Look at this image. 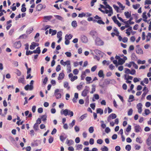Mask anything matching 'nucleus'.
<instances>
[{"label": "nucleus", "instance_id": "nucleus-30", "mask_svg": "<svg viewBox=\"0 0 151 151\" xmlns=\"http://www.w3.org/2000/svg\"><path fill=\"white\" fill-rule=\"evenodd\" d=\"M136 52L138 54H142L143 53L142 50L140 48H138Z\"/></svg>", "mask_w": 151, "mask_h": 151}, {"label": "nucleus", "instance_id": "nucleus-4", "mask_svg": "<svg viewBox=\"0 0 151 151\" xmlns=\"http://www.w3.org/2000/svg\"><path fill=\"white\" fill-rule=\"evenodd\" d=\"M68 77L70 78V80L72 82H73L78 79V76H73L72 73H70L68 75Z\"/></svg>", "mask_w": 151, "mask_h": 151}, {"label": "nucleus", "instance_id": "nucleus-11", "mask_svg": "<svg viewBox=\"0 0 151 151\" xmlns=\"http://www.w3.org/2000/svg\"><path fill=\"white\" fill-rule=\"evenodd\" d=\"M14 46L16 48H19L21 46V43L20 41L15 42L14 45Z\"/></svg>", "mask_w": 151, "mask_h": 151}, {"label": "nucleus", "instance_id": "nucleus-34", "mask_svg": "<svg viewBox=\"0 0 151 151\" xmlns=\"http://www.w3.org/2000/svg\"><path fill=\"white\" fill-rule=\"evenodd\" d=\"M100 149L102 151H108L109 150L107 147L104 146L103 147H101Z\"/></svg>", "mask_w": 151, "mask_h": 151}, {"label": "nucleus", "instance_id": "nucleus-25", "mask_svg": "<svg viewBox=\"0 0 151 151\" xmlns=\"http://www.w3.org/2000/svg\"><path fill=\"white\" fill-rule=\"evenodd\" d=\"M124 14V15L127 18L130 17L131 16V13H129L128 12H125Z\"/></svg>", "mask_w": 151, "mask_h": 151}, {"label": "nucleus", "instance_id": "nucleus-2", "mask_svg": "<svg viewBox=\"0 0 151 151\" xmlns=\"http://www.w3.org/2000/svg\"><path fill=\"white\" fill-rule=\"evenodd\" d=\"M89 88L87 86L85 87V88L82 91L81 93V95L83 96H86L88 93H89Z\"/></svg>", "mask_w": 151, "mask_h": 151}, {"label": "nucleus", "instance_id": "nucleus-1", "mask_svg": "<svg viewBox=\"0 0 151 151\" xmlns=\"http://www.w3.org/2000/svg\"><path fill=\"white\" fill-rule=\"evenodd\" d=\"M61 114H64L65 116H67V115H69L70 117H71L73 115V113L72 111L68 110L67 109H65L60 111Z\"/></svg>", "mask_w": 151, "mask_h": 151}, {"label": "nucleus", "instance_id": "nucleus-20", "mask_svg": "<svg viewBox=\"0 0 151 151\" xmlns=\"http://www.w3.org/2000/svg\"><path fill=\"white\" fill-rule=\"evenodd\" d=\"M66 142L67 143V144L68 146H70L71 145H72L74 143L73 141L72 140H68L67 139V140Z\"/></svg>", "mask_w": 151, "mask_h": 151}, {"label": "nucleus", "instance_id": "nucleus-7", "mask_svg": "<svg viewBox=\"0 0 151 151\" xmlns=\"http://www.w3.org/2000/svg\"><path fill=\"white\" fill-rule=\"evenodd\" d=\"M135 131L136 133H138L142 131V129L139 125H136L134 127Z\"/></svg>", "mask_w": 151, "mask_h": 151}, {"label": "nucleus", "instance_id": "nucleus-13", "mask_svg": "<svg viewBox=\"0 0 151 151\" xmlns=\"http://www.w3.org/2000/svg\"><path fill=\"white\" fill-rule=\"evenodd\" d=\"M12 22V21L11 20H9L6 22V24L8 25L6 27V29L7 30L9 29L12 26V24H9Z\"/></svg>", "mask_w": 151, "mask_h": 151}, {"label": "nucleus", "instance_id": "nucleus-26", "mask_svg": "<svg viewBox=\"0 0 151 151\" xmlns=\"http://www.w3.org/2000/svg\"><path fill=\"white\" fill-rule=\"evenodd\" d=\"M75 120H73L72 121V122L69 124V125L70 126V128H72L75 125Z\"/></svg>", "mask_w": 151, "mask_h": 151}, {"label": "nucleus", "instance_id": "nucleus-63", "mask_svg": "<svg viewBox=\"0 0 151 151\" xmlns=\"http://www.w3.org/2000/svg\"><path fill=\"white\" fill-rule=\"evenodd\" d=\"M128 39L127 37H124L122 39V41L124 43H126L128 41Z\"/></svg>", "mask_w": 151, "mask_h": 151}, {"label": "nucleus", "instance_id": "nucleus-62", "mask_svg": "<svg viewBox=\"0 0 151 151\" xmlns=\"http://www.w3.org/2000/svg\"><path fill=\"white\" fill-rule=\"evenodd\" d=\"M74 129L76 132H78L80 130V128L79 127L77 126H75L74 127Z\"/></svg>", "mask_w": 151, "mask_h": 151}, {"label": "nucleus", "instance_id": "nucleus-33", "mask_svg": "<svg viewBox=\"0 0 151 151\" xmlns=\"http://www.w3.org/2000/svg\"><path fill=\"white\" fill-rule=\"evenodd\" d=\"M72 25L74 27H76L77 26V23L76 21H73L71 23Z\"/></svg>", "mask_w": 151, "mask_h": 151}, {"label": "nucleus", "instance_id": "nucleus-42", "mask_svg": "<svg viewBox=\"0 0 151 151\" xmlns=\"http://www.w3.org/2000/svg\"><path fill=\"white\" fill-rule=\"evenodd\" d=\"M146 14V12H145L143 13L142 15V17L143 18L145 19H147V16Z\"/></svg>", "mask_w": 151, "mask_h": 151}, {"label": "nucleus", "instance_id": "nucleus-46", "mask_svg": "<svg viewBox=\"0 0 151 151\" xmlns=\"http://www.w3.org/2000/svg\"><path fill=\"white\" fill-rule=\"evenodd\" d=\"M16 73L18 76H20L21 75V73L20 71L17 69L16 70Z\"/></svg>", "mask_w": 151, "mask_h": 151}, {"label": "nucleus", "instance_id": "nucleus-48", "mask_svg": "<svg viewBox=\"0 0 151 151\" xmlns=\"http://www.w3.org/2000/svg\"><path fill=\"white\" fill-rule=\"evenodd\" d=\"M33 128L35 130H37L38 129V125L37 124L35 123L33 126Z\"/></svg>", "mask_w": 151, "mask_h": 151}, {"label": "nucleus", "instance_id": "nucleus-37", "mask_svg": "<svg viewBox=\"0 0 151 151\" xmlns=\"http://www.w3.org/2000/svg\"><path fill=\"white\" fill-rule=\"evenodd\" d=\"M60 140L63 142L65 139L66 137H64L63 136L61 135L60 137Z\"/></svg>", "mask_w": 151, "mask_h": 151}, {"label": "nucleus", "instance_id": "nucleus-32", "mask_svg": "<svg viewBox=\"0 0 151 151\" xmlns=\"http://www.w3.org/2000/svg\"><path fill=\"white\" fill-rule=\"evenodd\" d=\"M64 87L65 88H67L68 90H69L70 87L68 86V82H65L64 84Z\"/></svg>", "mask_w": 151, "mask_h": 151}, {"label": "nucleus", "instance_id": "nucleus-9", "mask_svg": "<svg viewBox=\"0 0 151 151\" xmlns=\"http://www.w3.org/2000/svg\"><path fill=\"white\" fill-rule=\"evenodd\" d=\"M60 63L62 65L64 66L66 65L67 66L70 64V62L69 60H67L66 62H64L63 60H60Z\"/></svg>", "mask_w": 151, "mask_h": 151}, {"label": "nucleus", "instance_id": "nucleus-44", "mask_svg": "<svg viewBox=\"0 0 151 151\" xmlns=\"http://www.w3.org/2000/svg\"><path fill=\"white\" fill-rule=\"evenodd\" d=\"M88 131L90 133H92L94 131V129L93 127H90L88 129Z\"/></svg>", "mask_w": 151, "mask_h": 151}, {"label": "nucleus", "instance_id": "nucleus-59", "mask_svg": "<svg viewBox=\"0 0 151 151\" xmlns=\"http://www.w3.org/2000/svg\"><path fill=\"white\" fill-rule=\"evenodd\" d=\"M52 18V16H47L44 17V19L46 20H50Z\"/></svg>", "mask_w": 151, "mask_h": 151}, {"label": "nucleus", "instance_id": "nucleus-8", "mask_svg": "<svg viewBox=\"0 0 151 151\" xmlns=\"http://www.w3.org/2000/svg\"><path fill=\"white\" fill-rule=\"evenodd\" d=\"M142 105L141 103H139L137 105V108L138 109V111L139 114H141L142 112Z\"/></svg>", "mask_w": 151, "mask_h": 151}, {"label": "nucleus", "instance_id": "nucleus-16", "mask_svg": "<svg viewBox=\"0 0 151 151\" xmlns=\"http://www.w3.org/2000/svg\"><path fill=\"white\" fill-rule=\"evenodd\" d=\"M65 75L63 73H60L59 74L58 78V80H61L63 79Z\"/></svg>", "mask_w": 151, "mask_h": 151}, {"label": "nucleus", "instance_id": "nucleus-45", "mask_svg": "<svg viewBox=\"0 0 151 151\" xmlns=\"http://www.w3.org/2000/svg\"><path fill=\"white\" fill-rule=\"evenodd\" d=\"M113 6L115 10L116 11V12H119V7L115 4L113 5Z\"/></svg>", "mask_w": 151, "mask_h": 151}, {"label": "nucleus", "instance_id": "nucleus-49", "mask_svg": "<svg viewBox=\"0 0 151 151\" xmlns=\"http://www.w3.org/2000/svg\"><path fill=\"white\" fill-rule=\"evenodd\" d=\"M136 141L139 143H142V141L141 140V138L140 137H137L136 139Z\"/></svg>", "mask_w": 151, "mask_h": 151}, {"label": "nucleus", "instance_id": "nucleus-53", "mask_svg": "<svg viewBox=\"0 0 151 151\" xmlns=\"http://www.w3.org/2000/svg\"><path fill=\"white\" fill-rule=\"evenodd\" d=\"M79 71L77 69H74L73 71V73L75 75H77L78 74Z\"/></svg>", "mask_w": 151, "mask_h": 151}, {"label": "nucleus", "instance_id": "nucleus-6", "mask_svg": "<svg viewBox=\"0 0 151 151\" xmlns=\"http://www.w3.org/2000/svg\"><path fill=\"white\" fill-rule=\"evenodd\" d=\"M95 43L96 45H103V42L100 38H96L95 40Z\"/></svg>", "mask_w": 151, "mask_h": 151}, {"label": "nucleus", "instance_id": "nucleus-39", "mask_svg": "<svg viewBox=\"0 0 151 151\" xmlns=\"http://www.w3.org/2000/svg\"><path fill=\"white\" fill-rule=\"evenodd\" d=\"M87 114H85L81 116L80 118V119L81 121H82L87 116Z\"/></svg>", "mask_w": 151, "mask_h": 151}, {"label": "nucleus", "instance_id": "nucleus-47", "mask_svg": "<svg viewBox=\"0 0 151 151\" xmlns=\"http://www.w3.org/2000/svg\"><path fill=\"white\" fill-rule=\"evenodd\" d=\"M54 140L53 138L51 136H50L48 139L49 143H52Z\"/></svg>", "mask_w": 151, "mask_h": 151}, {"label": "nucleus", "instance_id": "nucleus-57", "mask_svg": "<svg viewBox=\"0 0 151 151\" xmlns=\"http://www.w3.org/2000/svg\"><path fill=\"white\" fill-rule=\"evenodd\" d=\"M86 15V14L84 13L83 12L82 13L79 14L78 17L82 18L83 17H85Z\"/></svg>", "mask_w": 151, "mask_h": 151}, {"label": "nucleus", "instance_id": "nucleus-61", "mask_svg": "<svg viewBox=\"0 0 151 151\" xmlns=\"http://www.w3.org/2000/svg\"><path fill=\"white\" fill-rule=\"evenodd\" d=\"M103 142V141L101 139H98L97 141V143L99 144H101Z\"/></svg>", "mask_w": 151, "mask_h": 151}, {"label": "nucleus", "instance_id": "nucleus-19", "mask_svg": "<svg viewBox=\"0 0 151 151\" xmlns=\"http://www.w3.org/2000/svg\"><path fill=\"white\" fill-rule=\"evenodd\" d=\"M36 43L33 42L31 43V45L30 46V49L31 50H33L35 49V47L36 46Z\"/></svg>", "mask_w": 151, "mask_h": 151}, {"label": "nucleus", "instance_id": "nucleus-27", "mask_svg": "<svg viewBox=\"0 0 151 151\" xmlns=\"http://www.w3.org/2000/svg\"><path fill=\"white\" fill-rule=\"evenodd\" d=\"M76 150H79L81 149L83 147V145L81 144H78L76 145Z\"/></svg>", "mask_w": 151, "mask_h": 151}, {"label": "nucleus", "instance_id": "nucleus-3", "mask_svg": "<svg viewBox=\"0 0 151 151\" xmlns=\"http://www.w3.org/2000/svg\"><path fill=\"white\" fill-rule=\"evenodd\" d=\"M60 92V90L59 89H57L55 90V91L54 94L57 99H59L61 98V94L59 93Z\"/></svg>", "mask_w": 151, "mask_h": 151}, {"label": "nucleus", "instance_id": "nucleus-23", "mask_svg": "<svg viewBox=\"0 0 151 151\" xmlns=\"http://www.w3.org/2000/svg\"><path fill=\"white\" fill-rule=\"evenodd\" d=\"M94 21L95 22H96L97 23H98V24H105V23L101 19H99L98 20H94Z\"/></svg>", "mask_w": 151, "mask_h": 151}, {"label": "nucleus", "instance_id": "nucleus-51", "mask_svg": "<svg viewBox=\"0 0 151 151\" xmlns=\"http://www.w3.org/2000/svg\"><path fill=\"white\" fill-rule=\"evenodd\" d=\"M125 149L128 151H130L131 149V146L130 145H127L125 147Z\"/></svg>", "mask_w": 151, "mask_h": 151}, {"label": "nucleus", "instance_id": "nucleus-58", "mask_svg": "<svg viewBox=\"0 0 151 151\" xmlns=\"http://www.w3.org/2000/svg\"><path fill=\"white\" fill-rule=\"evenodd\" d=\"M145 114L147 115L149 114L150 113V110L149 109H146L145 110Z\"/></svg>", "mask_w": 151, "mask_h": 151}, {"label": "nucleus", "instance_id": "nucleus-35", "mask_svg": "<svg viewBox=\"0 0 151 151\" xmlns=\"http://www.w3.org/2000/svg\"><path fill=\"white\" fill-rule=\"evenodd\" d=\"M109 117L112 119H114L116 118V115L115 114L112 113L109 115Z\"/></svg>", "mask_w": 151, "mask_h": 151}, {"label": "nucleus", "instance_id": "nucleus-50", "mask_svg": "<svg viewBox=\"0 0 151 151\" xmlns=\"http://www.w3.org/2000/svg\"><path fill=\"white\" fill-rule=\"evenodd\" d=\"M62 32L61 31L58 32L57 34V37L58 38L62 37Z\"/></svg>", "mask_w": 151, "mask_h": 151}, {"label": "nucleus", "instance_id": "nucleus-15", "mask_svg": "<svg viewBox=\"0 0 151 151\" xmlns=\"http://www.w3.org/2000/svg\"><path fill=\"white\" fill-rule=\"evenodd\" d=\"M41 51L39 47H37L35 50L33 51V53L36 54L37 53L39 54L40 53Z\"/></svg>", "mask_w": 151, "mask_h": 151}, {"label": "nucleus", "instance_id": "nucleus-56", "mask_svg": "<svg viewBox=\"0 0 151 151\" xmlns=\"http://www.w3.org/2000/svg\"><path fill=\"white\" fill-rule=\"evenodd\" d=\"M131 129V126L130 125H128L127 127V128L126 131L127 132H129L130 131Z\"/></svg>", "mask_w": 151, "mask_h": 151}, {"label": "nucleus", "instance_id": "nucleus-52", "mask_svg": "<svg viewBox=\"0 0 151 151\" xmlns=\"http://www.w3.org/2000/svg\"><path fill=\"white\" fill-rule=\"evenodd\" d=\"M132 113H133L132 109H130L128 112V115H129V116L131 115L132 114Z\"/></svg>", "mask_w": 151, "mask_h": 151}, {"label": "nucleus", "instance_id": "nucleus-41", "mask_svg": "<svg viewBox=\"0 0 151 151\" xmlns=\"http://www.w3.org/2000/svg\"><path fill=\"white\" fill-rule=\"evenodd\" d=\"M92 88H91V91L90 92L91 93H93L95 91L96 88L95 86L93 85H92Z\"/></svg>", "mask_w": 151, "mask_h": 151}, {"label": "nucleus", "instance_id": "nucleus-18", "mask_svg": "<svg viewBox=\"0 0 151 151\" xmlns=\"http://www.w3.org/2000/svg\"><path fill=\"white\" fill-rule=\"evenodd\" d=\"M81 40L84 43H86L88 41V39L86 37L83 36L81 37Z\"/></svg>", "mask_w": 151, "mask_h": 151}, {"label": "nucleus", "instance_id": "nucleus-22", "mask_svg": "<svg viewBox=\"0 0 151 151\" xmlns=\"http://www.w3.org/2000/svg\"><path fill=\"white\" fill-rule=\"evenodd\" d=\"M151 37V33L149 32L146 36V41L148 42L150 41Z\"/></svg>", "mask_w": 151, "mask_h": 151}, {"label": "nucleus", "instance_id": "nucleus-38", "mask_svg": "<svg viewBox=\"0 0 151 151\" xmlns=\"http://www.w3.org/2000/svg\"><path fill=\"white\" fill-rule=\"evenodd\" d=\"M140 6V4H136L135 5H133L132 6L134 9H137Z\"/></svg>", "mask_w": 151, "mask_h": 151}, {"label": "nucleus", "instance_id": "nucleus-60", "mask_svg": "<svg viewBox=\"0 0 151 151\" xmlns=\"http://www.w3.org/2000/svg\"><path fill=\"white\" fill-rule=\"evenodd\" d=\"M33 53V51H31L30 50H27L26 51V55H31Z\"/></svg>", "mask_w": 151, "mask_h": 151}, {"label": "nucleus", "instance_id": "nucleus-28", "mask_svg": "<svg viewBox=\"0 0 151 151\" xmlns=\"http://www.w3.org/2000/svg\"><path fill=\"white\" fill-rule=\"evenodd\" d=\"M41 118L42 121L46 122L47 120V115H43L41 116Z\"/></svg>", "mask_w": 151, "mask_h": 151}, {"label": "nucleus", "instance_id": "nucleus-36", "mask_svg": "<svg viewBox=\"0 0 151 151\" xmlns=\"http://www.w3.org/2000/svg\"><path fill=\"white\" fill-rule=\"evenodd\" d=\"M67 72L68 73H70L71 71L70 64V65H67Z\"/></svg>", "mask_w": 151, "mask_h": 151}, {"label": "nucleus", "instance_id": "nucleus-64", "mask_svg": "<svg viewBox=\"0 0 151 151\" xmlns=\"http://www.w3.org/2000/svg\"><path fill=\"white\" fill-rule=\"evenodd\" d=\"M109 68L110 70H113L114 69L115 67L112 64H111L109 66Z\"/></svg>", "mask_w": 151, "mask_h": 151}, {"label": "nucleus", "instance_id": "nucleus-14", "mask_svg": "<svg viewBox=\"0 0 151 151\" xmlns=\"http://www.w3.org/2000/svg\"><path fill=\"white\" fill-rule=\"evenodd\" d=\"M98 75L99 76L100 78H104V75L103 73V71L102 70H100L99 71L98 73Z\"/></svg>", "mask_w": 151, "mask_h": 151}, {"label": "nucleus", "instance_id": "nucleus-21", "mask_svg": "<svg viewBox=\"0 0 151 151\" xmlns=\"http://www.w3.org/2000/svg\"><path fill=\"white\" fill-rule=\"evenodd\" d=\"M96 112L97 113L99 114L100 115H102L103 113V110L101 108H98L96 109Z\"/></svg>", "mask_w": 151, "mask_h": 151}, {"label": "nucleus", "instance_id": "nucleus-12", "mask_svg": "<svg viewBox=\"0 0 151 151\" xmlns=\"http://www.w3.org/2000/svg\"><path fill=\"white\" fill-rule=\"evenodd\" d=\"M147 144L148 145H151V134L149 135L146 141Z\"/></svg>", "mask_w": 151, "mask_h": 151}, {"label": "nucleus", "instance_id": "nucleus-24", "mask_svg": "<svg viewBox=\"0 0 151 151\" xmlns=\"http://www.w3.org/2000/svg\"><path fill=\"white\" fill-rule=\"evenodd\" d=\"M72 37L73 36L71 34H69V35H66L65 36V39H68L69 40L71 39Z\"/></svg>", "mask_w": 151, "mask_h": 151}, {"label": "nucleus", "instance_id": "nucleus-43", "mask_svg": "<svg viewBox=\"0 0 151 151\" xmlns=\"http://www.w3.org/2000/svg\"><path fill=\"white\" fill-rule=\"evenodd\" d=\"M137 63L138 64H144L145 63V60L142 61L139 60H138Z\"/></svg>", "mask_w": 151, "mask_h": 151}, {"label": "nucleus", "instance_id": "nucleus-29", "mask_svg": "<svg viewBox=\"0 0 151 151\" xmlns=\"http://www.w3.org/2000/svg\"><path fill=\"white\" fill-rule=\"evenodd\" d=\"M97 34L96 32L95 31H92L90 32V35L93 37L96 35Z\"/></svg>", "mask_w": 151, "mask_h": 151}, {"label": "nucleus", "instance_id": "nucleus-54", "mask_svg": "<svg viewBox=\"0 0 151 151\" xmlns=\"http://www.w3.org/2000/svg\"><path fill=\"white\" fill-rule=\"evenodd\" d=\"M112 19L114 22L116 23L117 22H118V21L117 19L116 16H114L112 17Z\"/></svg>", "mask_w": 151, "mask_h": 151}, {"label": "nucleus", "instance_id": "nucleus-40", "mask_svg": "<svg viewBox=\"0 0 151 151\" xmlns=\"http://www.w3.org/2000/svg\"><path fill=\"white\" fill-rule=\"evenodd\" d=\"M18 82L19 83H23L24 82V77L21 78L19 79L18 81Z\"/></svg>", "mask_w": 151, "mask_h": 151}, {"label": "nucleus", "instance_id": "nucleus-10", "mask_svg": "<svg viewBox=\"0 0 151 151\" xmlns=\"http://www.w3.org/2000/svg\"><path fill=\"white\" fill-rule=\"evenodd\" d=\"M45 6L44 5L43 6L41 4H38L36 7V9L37 11H40L43 8H45Z\"/></svg>", "mask_w": 151, "mask_h": 151}, {"label": "nucleus", "instance_id": "nucleus-17", "mask_svg": "<svg viewBox=\"0 0 151 151\" xmlns=\"http://www.w3.org/2000/svg\"><path fill=\"white\" fill-rule=\"evenodd\" d=\"M125 63V60L121 58L118 60V65H122Z\"/></svg>", "mask_w": 151, "mask_h": 151}, {"label": "nucleus", "instance_id": "nucleus-5", "mask_svg": "<svg viewBox=\"0 0 151 151\" xmlns=\"http://www.w3.org/2000/svg\"><path fill=\"white\" fill-rule=\"evenodd\" d=\"M114 31L115 32V33L112 32L111 33V35L113 37H114L115 35H116V36H119V33L116 28L114 27Z\"/></svg>", "mask_w": 151, "mask_h": 151}, {"label": "nucleus", "instance_id": "nucleus-31", "mask_svg": "<svg viewBox=\"0 0 151 151\" xmlns=\"http://www.w3.org/2000/svg\"><path fill=\"white\" fill-rule=\"evenodd\" d=\"M117 4L119 5V7L122 8V10H123L124 9L125 7V6H123L120 2L118 1Z\"/></svg>", "mask_w": 151, "mask_h": 151}, {"label": "nucleus", "instance_id": "nucleus-55", "mask_svg": "<svg viewBox=\"0 0 151 151\" xmlns=\"http://www.w3.org/2000/svg\"><path fill=\"white\" fill-rule=\"evenodd\" d=\"M61 70V66L60 65H58L56 67V70L57 72H58Z\"/></svg>", "mask_w": 151, "mask_h": 151}]
</instances>
